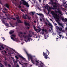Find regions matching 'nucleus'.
<instances>
[{"instance_id":"nucleus-38","label":"nucleus","mask_w":67,"mask_h":67,"mask_svg":"<svg viewBox=\"0 0 67 67\" xmlns=\"http://www.w3.org/2000/svg\"><path fill=\"white\" fill-rule=\"evenodd\" d=\"M15 57L16 58V59H19V57H18L16 56H15Z\"/></svg>"},{"instance_id":"nucleus-49","label":"nucleus","mask_w":67,"mask_h":67,"mask_svg":"<svg viewBox=\"0 0 67 67\" xmlns=\"http://www.w3.org/2000/svg\"><path fill=\"white\" fill-rule=\"evenodd\" d=\"M7 64L6 63H5V66H7Z\"/></svg>"},{"instance_id":"nucleus-6","label":"nucleus","mask_w":67,"mask_h":67,"mask_svg":"<svg viewBox=\"0 0 67 67\" xmlns=\"http://www.w3.org/2000/svg\"><path fill=\"white\" fill-rule=\"evenodd\" d=\"M53 8L52 7V9H53V10L57 9V6H56V5H53Z\"/></svg>"},{"instance_id":"nucleus-56","label":"nucleus","mask_w":67,"mask_h":67,"mask_svg":"<svg viewBox=\"0 0 67 67\" xmlns=\"http://www.w3.org/2000/svg\"><path fill=\"white\" fill-rule=\"evenodd\" d=\"M21 10L22 12H24V10H23V9H21Z\"/></svg>"},{"instance_id":"nucleus-55","label":"nucleus","mask_w":67,"mask_h":67,"mask_svg":"<svg viewBox=\"0 0 67 67\" xmlns=\"http://www.w3.org/2000/svg\"><path fill=\"white\" fill-rule=\"evenodd\" d=\"M16 67H19V65H18V64L17 65Z\"/></svg>"},{"instance_id":"nucleus-18","label":"nucleus","mask_w":67,"mask_h":67,"mask_svg":"<svg viewBox=\"0 0 67 67\" xmlns=\"http://www.w3.org/2000/svg\"><path fill=\"white\" fill-rule=\"evenodd\" d=\"M17 21L18 23H23V22L21 21L19 19V20H18Z\"/></svg>"},{"instance_id":"nucleus-53","label":"nucleus","mask_w":67,"mask_h":67,"mask_svg":"<svg viewBox=\"0 0 67 67\" xmlns=\"http://www.w3.org/2000/svg\"><path fill=\"white\" fill-rule=\"evenodd\" d=\"M6 26H9V24H8V23H6Z\"/></svg>"},{"instance_id":"nucleus-13","label":"nucleus","mask_w":67,"mask_h":67,"mask_svg":"<svg viewBox=\"0 0 67 67\" xmlns=\"http://www.w3.org/2000/svg\"><path fill=\"white\" fill-rule=\"evenodd\" d=\"M26 36L27 37V38H30L32 37V36L30 34H29L28 35H27Z\"/></svg>"},{"instance_id":"nucleus-58","label":"nucleus","mask_w":67,"mask_h":67,"mask_svg":"<svg viewBox=\"0 0 67 67\" xmlns=\"http://www.w3.org/2000/svg\"><path fill=\"white\" fill-rule=\"evenodd\" d=\"M23 34H24V35H25L26 34V32H24V33H23Z\"/></svg>"},{"instance_id":"nucleus-14","label":"nucleus","mask_w":67,"mask_h":67,"mask_svg":"<svg viewBox=\"0 0 67 67\" xmlns=\"http://www.w3.org/2000/svg\"><path fill=\"white\" fill-rule=\"evenodd\" d=\"M59 25H60L61 26H62L63 28H64V27L63 26V24H61V23H58Z\"/></svg>"},{"instance_id":"nucleus-48","label":"nucleus","mask_w":67,"mask_h":67,"mask_svg":"<svg viewBox=\"0 0 67 67\" xmlns=\"http://www.w3.org/2000/svg\"><path fill=\"white\" fill-rule=\"evenodd\" d=\"M52 7H49V9H52Z\"/></svg>"},{"instance_id":"nucleus-32","label":"nucleus","mask_w":67,"mask_h":67,"mask_svg":"<svg viewBox=\"0 0 67 67\" xmlns=\"http://www.w3.org/2000/svg\"><path fill=\"white\" fill-rule=\"evenodd\" d=\"M15 26H18V23H15Z\"/></svg>"},{"instance_id":"nucleus-1","label":"nucleus","mask_w":67,"mask_h":67,"mask_svg":"<svg viewBox=\"0 0 67 67\" xmlns=\"http://www.w3.org/2000/svg\"><path fill=\"white\" fill-rule=\"evenodd\" d=\"M24 51L25 52L26 54L28 56L29 60H30V58L32 63H33L34 65V64H35V62H34V60H33V57H32V55H31V54H29L28 53H27V51H26V50L25 49L24 50Z\"/></svg>"},{"instance_id":"nucleus-8","label":"nucleus","mask_w":67,"mask_h":67,"mask_svg":"<svg viewBox=\"0 0 67 67\" xmlns=\"http://www.w3.org/2000/svg\"><path fill=\"white\" fill-rule=\"evenodd\" d=\"M23 16L24 19H27V18L26 17V16L28 17V16L27 14H25V16L24 15H23Z\"/></svg>"},{"instance_id":"nucleus-22","label":"nucleus","mask_w":67,"mask_h":67,"mask_svg":"<svg viewBox=\"0 0 67 67\" xmlns=\"http://www.w3.org/2000/svg\"><path fill=\"white\" fill-rule=\"evenodd\" d=\"M50 2L52 3V4H54V2H53V0H50Z\"/></svg>"},{"instance_id":"nucleus-50","label":"nucleus","mask_w":67,"mask_h":67,"mask_svg":"<svg viewBox=\"0 0 67 67\" xmlns=\"http://www.w3.org/2000/svg\"><path fill=\"white\" fill-rule=\"evenodd\" d=\"M36 63H39V62L37 60H36Z\"/></svg>"},{"instance_id":"nucleus-62","label":"nucleus","mask_w":67,"mask_h":67,"mask_svg":"<svg viewBox=\"0 0 67 67\" xmlns=\"http://www.w3.org/2000/svg\"><path fill=\"white\" fill-rule=\"evenodd\" d=\"M59 36H60V37H62V35H59Z\"/></svg>"},{"instance_id":"nucleus-31","label":"nucleus","mask_w":67,"mask_h":67,"mask_svg":"<svg viewBox=\"0 0 67 67\" xmlns=\"http://www.w3.org/2000/svg\"><path fill=\"white\" fill-rule=\"evenodd\" d=\"M16 20H19L20 19V18H19V17H17L16 18Z\"/></svg>"},{"instance_id":"nucleus-25","label":"nucleus","mask_w":67,"mask_h":67,"mask_svg":"<svg viewBox=\"0 0 67 67\" xmlns=\"http://www.w3.org/2000/svg\"><path fill=\"white\" fill-rule=\"evenodd\" d=\"M12 49L13 51V52H14V53H17V52L15 51V50L14 49Z\"/></svg>"},{"instance_id":"nucleus-54","label":"nucleus","mask_w":67,"mask_h":67,"mask_svg":"<svg viewBox=\"0 0 67 67\" xmlns=\"http://www.w3.org/2000/svg\"><path fill=\"white\" fill-rule=\"evenodd\" d=\"M3 19L4 20H7V18H3Z\"/></svg>"},{"instance_id":"nucleus-45","label":"nucleus","mask_w":67,"mask_h":67,"mask_svg":"<svg viewBox=\"0 0 67 67\" xmlns=\"http://www.w3.org/2000/svg\"><path fill=\"white\" fill-rule=\"evenodd\" d=\"M1 47L2 49H4V48L3 46H2Z\"/></svg>"},{"instance_id":"nucleus-44","label":"nucleus","mask_w":67,"mask_h":67,"mask_svg":"<svg viewBox=\"0 0 67 67\" xmlns=\"http://www.w3.org/2000/svg\"><path fill=\"white\" fill-rule=\"evenodd\" d=\"M19 64H20V65H23V64H21V62H20V61H19Z\"/></svg>"},{"instance_id":"nucleus-15","label":"nucleus","mask_w":67,"mask_h":67,"mask_svg":"<svg viewBox=\"0 0 67 67\" xmlns=\"http://www.w3.org/2000/svg\"><path fill=\"white\" fill-rule=\"evenodd\" d=\"M6 7H7V8H8V9L9 8V5L8 4V3H7L5 5Z\"/></svg>"},{"instance_id":"nucleus-34","label":"nucleus","mask_w":67,"mask_h":67,"mask_svg":"<svg viewBox=\"0 0 67 67\" xmlns=\"http://www.w3.org/2000/svg\"><path fill=\"white\" fill-rule=\"evenodd\" d=\"M12 36H13V37H15L16 36H15V35H14V34H13L11 35Z\"/></svg>"},{"instance_id":"nucleus-23","label":"nucleus","mask_w":67,"mask_h":67,"mask_svg":"<svg viewBox=\"0 0 67 67\" xmlns=\"http://www.w3.org/2000/svg\"><path fill=\"white\" fill-rule=\"evenodd\" d=\"M14 32V31H10L9 32V33L10 34H13V33Z\"/></svg>"},{"instance_id":"nucleus-59","label":"nucleus","mask_w":67,"mask_h":67,"mask_svg":"<svg viewBox=\"0 0 67 67\" xmlns=\"http://www.w3.org/2000/svg\"><path fill=\"white\" fill-rule=\"evenodd\" d=\"M3 23L4 24H5V22H4V21H3Z\"/></svg>"},{"instance_id":"nucleus-40","label":"nucleus","mask_w":67,"mask_h":67,"mask_svg":"<svg viewBox=\"0 0 67 67\" xmlns=\"http://www.w3.org/2000/svg\"><path fill=\"white\" fill-rule=\"evenodd\" d=\"M14 62L15 63H17V62H18V61L17 60H15Z\"/></svg>"},{"instance_id":"nucleus-43","label":"nucleus","mask_w":67,"mask_h":67,"mask_svg":"<svg viewBox=\"0 0 67 67\" xmlns=\"http://www.w3.org/2000/svg\"><path fill=\"white\" fill-rule=\"evenodd\" d=\"M40 22H42V19H41V18H40Z\"/></svg>"},{"instance_id":"nucleus-16","label":"nucleus","mask_w":67,"mask_h":67,"mask_svg":"<svg viewBox=\"0 0 67 67\" xmlns=\"http://www.w3.org/2000/svg\"><path fill=\"white\" fill-rule=\"evenodd\" d=\"M20 34H23V33L22 32H19V34L18 35L19 36H20V37H22V35H21Z\"/></svg>"},{"instance_id":"nucleus-3","label":"nucleus","mask_w":67,"mask_h":67,"mask_svg":"<svg viewBox=\"0 0 67 67\" xmlns=\"http://www.w3.org/2000/svg\"><path fill=\"white\" fill-rule=\"evenodd\" d=\"M21 1H23V4L24 5H26V7L27 8L28 7H29L30 6L28 4V3L27 2H26L24 0H20Z\"/></svg>"},{"instance_id":"nucleus-2","label":"nucleus","mask_w":67,"mask_h":67,"mask_svg":"<svg viewBox=\"0 0 67 67\" xmlns=\"http://www.w3.org/2000/svg\"><path fill=\"white\" fill-rule=\"evenodd\" d=\"M52 15H55L54 16V18H56L57 19V21H59V19H60V17H59V14H58V15H57V14H56L55 15V13H54L52 14Z\"/></svg>"},{"instance_id":"nucleus-51","label":"nucleus","mask_w":67,"mask_h":67,"mask_svg":"<svg viewBox=\"0 0 67 67\" xmlns=\"http://www.w3.org/2000/svg\"><path fill=\"white\" fill-rule=\"evenodd\" d=\"M40 3H41V0H38Z\"/></svg>"},{"instance_id":"nucleus-63","label":"nucleus","mask_w":67,"mask_h":67,"mask_svg":"<svg viewBox=\"0 0 67 67\" xmlns=\"http://www.w3.org/2000/svg\"><path fill=\"white\" fill-rule=\"evenodd\" d=\"M45 24H46V25H47V22H46L45 23Z\"/></svg>"},{"instance_id":"nucleus-37","label":"nucleus","mask_w":67,"mask_h":67,"mask_svg":"<svg viewBox=\"0 0 67 67\" xmlns=\"http://www.w3.org/2000/svg\"><path fill=\"white\" fill-rule=\"evenodd\" d=\"M11 19H12L13 20H15H15H16V19H15V18H12Z\"/></svg>"},{"instance_id":"nucleus-7","label":"nucleus","mask_w":67,"mask_h":67,"mask_svg":"<svg viewBox=\"0 0 67 67\" xmlns=\"http://www.w3.org/2000/svg\"><path fill=\"white\" fill-rule=\"evenodd\" d=\"M44 65V64L42 62H41V64L39 65L38 66V67H44L43 66V65Z\"/></svg>"},{"instance_id":"nucleus-10","label":"nucleus","mask_w":67,"mask_h":67,"mask_svg":"<svg viewBox=\"0 0 67 67\" xmlns=\"http://www.w3.org/2000/svg\"><path fill=\"white\" fill-rule=\"evenodd\" d=\"M33 27L34 30H35L36 32H37V30H38V29L36 28V27L35 26V25H33Z\"/></svg>"},{"instance_id":"nucleus-36","label":"nucleus","mask_w":67,"mask_h":67,"mask_svg":"<svg viewBox=\"0 0 67 67\" xmlns=\"http://www.w3.org/2000/svg\"><path fill=\"white\" fill-rule=\"evenodd\" d=\"M41 29L37 31V33H38V32H41Z\"/></svg>"},{"instance_id":"nucleus-26","label":"nucleus","mask_w":67,"mask_h":67,"mask_svg":"<svg viewBox=\"0 0 67 67\" xmlns=\"http://www.w3.org/2000/svg\"><path fill=\"white\" fill-rule=\"evenodd\" d=\"M47 50V53H48V55H49V54H50V53H49V51H48L47 50V49H46Z\"/></svg>"},{"instance_id":"nucleus-17","label":"nucleus","mask_w":67,"mask_h":67,"mask_svg":"<svg viewBox=\"0 0 67 67\" xmlns=\"http://www.w3.org/2000/svg\"><path fill=\"white\" fill-rule=\"evenodd\" d=\"M42 30L43 32H46L47 31V30H46V29H42Z\"/></svg>"},{"instance_id":"nucleus-21","label":"nucleus","mask_w":67,"mask_h":67,"mask_svg":"<svg viewBox=\"0 0 67 67\" xmlns=\"http://www.w3.org/2000/svg\"><path fill=\"white\" fill-rule=\"evenodd\" d=\"M25 35H23V37H24V38H26V37H27V35H25Z\"/></svg>"},{"instance_id":"nucleus-60","label":"nucleus","mask_w":67,"mask_h":67,"mask_svg":"<svg viewBox=\"0 0 67 67\" xmlns=\"http://www.w3.org/2000/svg\"><path fill=\"white\" fill-rule=\"evenodd\" d=\"M4 10H6V11H7V10H8L7 9L5 8H4Z\"/></svg>"},{"instance_id":"nucleus-19","label":"nucleus","mask_w":67,"mask_h":67,"mask_svg":"<svg viewBox=\"0 0 67 67\" xmlns=\"http://www.w3.org/2000/svg\"><path fill=\"white\" fill-rule=\"evenodd\" d=\"M12 1V2L13 4L15 3V2H14V1H15L16 2H17V1H16V0H13Z\"/></svg>"},{"instance_id":"nucleus-35","label":"nucleus","mask_w":67,"mask_h":67,"mask_svg":"<svg viewBox=\"0 0 67 67\" xmlns=\"http://www.w3.org/2000/svg\"><path fill=\"white\" fill-rule=\"evenodd\" d=\"M27 17L28 18H27V19H28V20H31V18H30V16H28Z\"/></svg>"},{"instance_id":"nucleus-61","label":"nucleus","mask_w":67,"mask_h":67,"mask_svg":"<svg viewBox=\"0 0 67 67\" xmlns=\"http://www.w3.org/2000/svg\"><path fill=\"white\" fill-rule=\"evenodd\" d=\"M36 14L37 15H40V14H38L37 13Z\"/></svg>"},{"instance_id":"nucleus-4","label":"nucleus","mask_w":67,"mask_h":67,"mask_svg":"<svg viewBox=\"0 0 67 67\" xmlns=\"http://www.w3.org/2000/svg\"><path fill=\"white\" fill-rule=\"evenodd\" d=\"M43 56H44V58H45L46 59H47V58H49V57H47V56H48V55L47 54V53H44V52H43Z\"/></svg>"},{"instance_id":"nucleus-29","label":"nucleus","mask_w":67,"mask_h":67,"mask_svg":"<svg viewBox=\"0 0 67 67\" xmlns=\"http://www.w3.org/2000/svg\"><path fill=\"white\" fill-rule=\"evenodd\" d=\"M58 29L59 31H62V28L61 27H59Z\"/></svg>"},{"instance_id":"nucleus-12","label":"nucleus","mask_w":67,"mask_h":67,"mask_svg":"<svg viewBox=\"0 0 67 67\" xmlns=\"http://www.w3.org/2000/svg\"><path fill=\"white\" fill-rule=\"evenodd\" d=\"M19 5L18 7V8H21L22 7L20 6L22 4V1H20L19 2Z\"/></svg>"},{"instance_id":"nucleus-57","label":"nucleus","mask_w":67,"mask_h":67,"mask_svg":"<svg viewBox=\"0 0 67 67\" xmlns=\"http://www.w3.org/2000/svg\"><path fill=\"white\" fill-rule=\"evenodd\" d=\"M56 27L57 29H59V27L58 26H57Z\"/></svg>"},{"instance_id":"nucleus-46","label":"nucleus","mask_w":67,"mask_h":67,"mask_svg":"<svg viewBox=\"0 0 67 67\" xmlns=\"http://www.w3.org/2000/svg\"><path fill=\"white\" fill-rule=\"evenodd\" d=\"M30 38H27V40H28V41H30Z\"/></svg>"},{"instance_id":"nucleus-24","label":"nucleus","mask_w":67,"mask_h":67,"mask_svg":"<svg viewBox=\"0 0 67 67\" xmlns=\"http://www.w3.org/2000/svg\"><path fill=\"white\" fill-rule=\"evenodd\" d=\"M40 34H42V35H43V34H44V31H42L41 32Z\"/></svg>"},{"instance_id":"nucleus-41","label":"nucleus","mask_w":67,"mask_h":67,"mask_svg":"<svg viewBox=\"0 0 67 67\" xmlns=\"http://www.w3.org/2000/svg\"><path fill=\"white\" fill-rule=\"evenodd\" d=\"M24 65H27V63H24Z\"/></svg>"},{"instance_id":"nucleus-52","label":"nucleus","mask_w":67,"mask_h":67,"mask_svg":"<svg viewBox=\"0 0 67 67\" xmlns=\"http://www.w3.org/2000/svg\"><path fill=\"white\" fill-rule=\"evenodd\" d=\"M54 4H55V5H57V3H56V2H54Z\"/></svg>"},{"instance_id":"nucleus-11","label":"nucleus","mask_w":67,"mask_h":67,"mask_svg":"<svg viewBox=\"0 0 67 67\" xmlns=\"http://www.w3.org/2000/svg\"><path fill=\"white\" fill-rule=\"evenodd\" d=\"M58 10V12L60 14H61V15H63L62 14V12H61V11H60V10H59V9L58 8L57 9Z\"/></svg>"},{"instance_id":"nucleus-33","label":"nucleus","mask_w":67,"mask_h":67,"mask_svg":"<svg viewBox=\"0 0 67 67\" xmlns=\"http://www.w3.org/2000/svg\"><path fill=\"white\" fill-rule=\"evenodd\" d=\"M48 25H49V26H52V24H51V23H49L48 24Z\"/></svg>"},{"instance_id":"nucleus-9","label":"nucleus","mask_w":67,"mask_h":67,"mask_svg":"<svg viewBox=\"0 0 67 67\" xmlns=\"http://www.w3.org/2000/svg\"><path fill=\"white\" fill-rule=\"evenodd\" d=\"M24 24L25 25H26V26H27V25H28V26H30V24L29 23H26L25 21H24Z\"/></svg>"},{"instance_id":"nucleus-27","label":"nucleus","mask_w":67,"mask_h":67,"mask_svg":"<svg viewBox=\"0 0 67 67\" xmlns=\"http://www.w3.org/2000/svg\"><path fill=\"white\" fill-rule=\"evenodd\" d=\"M31 12L32 14V15H34V13H35V12Z\"/></svg>"},{"instance_id":"nucleus-42","label":"nucleus","mask_w":67,"mask_h":67,"mask_svg":"<svg viewBox=\"0 0 67 67\" xmlns=\"http://www.w3.org/2000/svg\"><path fill=\"white\" fill-rule=\"evenodd\" d=\"M0 65H1V66H3L2 64H1V61L0 60Z\"/></svg>"},{"instance_id":"nucleus-47","label":"nucleus","mask_w":67,"mask_h":67,"mask_svg":"<svg viewBox=\"0 0 67 67\" xmlns=\"http://www.w3.org/2000/svg\"><path fill=\"white\" fill-rule=\"evenodd\" d=\"M39 15L40 16H42V15H43V14H40Z\"/></svg>"},{"instance_id":"nucleus-64","label":"nucleus","mask_w":67,"mask_h":67,"mask_svg":"<svg viewBox=\"0 0 67 67\" xmlns=\"http://www.w3.org/2000/svg\"><path fill=\"white\" fill-rule=\"evenodd\" d=\"M3 13H5V12L3 11Z\"/></svg>"},{"instance_id":"nucleus-30","label":"nucleus","mask_w":67,"mask_h":67,"mask_svg":"<svg viewBox=\"0 0 67 67\" xmlns=\"http://www.w3.org/2000/svg\"><path fill=\"white\" fill-rule=\"evenodd\" d=\"M37 29H39V30H41V28H40V27L39 26H37Z\"/></svg>"},{"instance_id":"nucleus-5","label":"nucleus","mask_w":67,"mask_h":67,"mask_svg":"<svg viewBox=\"0 0 67 67\" xmlns=\"http://www.w3.org/2000/svg\"><path fill=\"white\" fill-rule=\"evenodd\" d=\"M60 18L64 22H66V21H67V19L66 18L64 19V18L62 16H61L60 17Z\"/></svg>"},{"instance_id":"nucleus-28","label":"nucleus","mask_w":67,"mask_h":67,"mask_svg":"<svg viewBox=\"0 0 67 67\" xmlns=\"http://www.w3.org/2000/svg\"><path fill=\"white\" fill-rule=\"evenodd\" d=\"M8 67H12L11 65L10 64H8Z\"/></svg>"},{"instance_id":"nucleus-39","label":"nucleus","mask_w":67,"mask_h":67,"mask_svg":"<svg viewBox=\"0 0 67 67\" xmlns=\"http://www.w3.org/2000/svg\"><path fill=\"white\" fill-rule=\"evenodd\" d=\"M11 39H12V40H13L14 41V40H15L14 38H13L12 37H11Z\"/></svg>"},{"instance_id":"nucleus-20","label":"nucleus","mask_w":67,"mask_h":67,"mask_svg":"<svg viewBox=\"0 0 67 67\" xmlns=\"http://www.w3.org/2000/svg\"><path fill=\"white\" fill-rule=\"evenodd\" d=\"M19 56L21 58V59H25V58H23V57H22L21 55H19Z\"/></svg>"}]
</instances>
